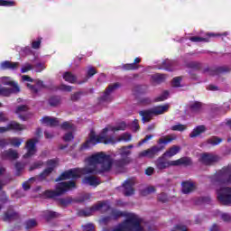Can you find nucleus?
<instances>
[{"instance_id":"1","label":"nucleus","mask_w":231,"mask_h":231,"mask_svg":"<svg viewBox=\"0 0 231 231\" xmlns=\"http://www.w3.org/2000/svg\"><path fill=\"white\" fill-rule=\"evenodd\" d=\"M131 150L123 146L116 151V154L121 159L113 161V158L109 154H106L104 152L94 153L86 160L87 165L85 168L69 170L61 173V175L55 180V181H62V180H75L80 178L85 174H100L102 172H109L113 167L120 169L129 163V156H131Z\"/></svg>"},{"instance_id":"2","label":"nucleus","mask_w":231,"mask_h":231,"mask_svg":"<svg viewBox=\"0 0 231 231\" xmlns=\"http://www.w3.org/2000/svg\"><path fill=\"white\" fill-rule=\"evenodd\" d=\"M118 217H125V220L112 231H146L145 227L142 225L143 219L134 213L112 210L111 216L101 218L99 223L101 225H107L111 219H118Z\"/></svg>"},{"instance_id":"3","label":"nucleus","mask_w":231,"mask_h":231,"mask_svg":"<svg viewBox=\"0 0 231 231\" xmlns=\"http://www.w3.org/2000/svg\"><path fill=\"white\" fill-rule=\"evenodd\" d=\"M220 178L223 180L218 182V185L221 183H231V173L230 169H223L220 171ZM217 199L224 203L225 205H231V188H217Z\"/></svg>"},{"instance_id":"4","label":"nucleus","mask_w":231,"mask_h":231,"mask_svg":"<svg viewBox=\"0 0 231 231\" xmlns=\"http://www.w3.org/2000/svg\"><path fill=\"white\" fill-rule=\"evenodd\" d=\"M165 158H167V156L162 154L155 161V167L159 171L169 169V167H178V165H190V163H192L190 158L189 157H183L176 161H168Z\"/></svg>"},{"instance_id":"5","label":"nucleus","mask_w":231,"mask_h":231,"mask_svg":"<svg viewBox=\"0 0 231 231\" xmlns=\"http://www.w3.org/2000/svg\"><path fill=\"white\" fill-rule=\"evenodd\" d=\"M97 143H115V138L107 137V132H104V129L99 135L95 134V132L92 131L90 132L88 140L81 146V150L89 149V147H93Z\"/></svg>"},{"instance_id":"6","label":"nucleus","mask_w":231,"mask_h":231,"mask_svg":"<svg viewBox=\"0 0 231 231\" xmlns=\"http://www.w3.org/2000/svg\"><path fill=\"white\" fill-rule=\"evenodd\" d=\"M73 189H77L75 181L60 182L56 185L55 190H46L44 192V197L57 198V196H62V194H66L68 190H73Z\"/></svg>"},{"instance_id":"7","label":"nucleus","mask_w":231,"mask_h":231,"mask_svg":"<svg viewBox=\"0 0 231 231\" xmlns=\"http://www.w3.org/2000/svg\"><path fill=\"white\" fill-rule=\"evenodd\" d=\"M169 104H165L162 106H153L149 110L141 111L139 115L142 116V121L143 124L147 122H151L152 116H158L159 115H163L169 111Z\"/></svg>"},{"instance_id":"8","label":"nucleus","mask_w":231,"mask_h":231,"mask_svg":"<svg viewBox=\"0 0 231 231\" xmlns=\"http://www.w3.org/2000/svg\"><path fill=\"white\" fill-rule=\"evenodd\" d=\"M1 82L4 86H11L12 88H0V95L3 97H10L12 93H20L21 88L17 82L14 81L10 77H2Z\"/></svg>"},{"instance_id":"9","label":"nucleus","mask_w":231,"mask_h":231,"mask_svg":"<svg viewBox=\"0 0 231 231\" xmlns=\"http://www.w3.org/2000/svg\"><path fill=\"white\" fill-rule=\"evenodd\" d=\"M97 210H101V212L109 210V204L107 202H97L92 208L79 211V215L88 217V216H91L93 212H97Z\"/></svg>"},{"instance_id":"10","label":"nucleus","mask_w":231,"mask_h":231,"mask_svg":"<svg viewBox=\"0 0 231 231\" xmlns=\"http://www.w3.org/2000/svg\"><path fill=\"white\" fill-rule=\"evenodd\" d=\"M37 138L30 139L25 143L26 153L23 155V158H32L35 156L37 152Z\"/></svg>"},{"instance_id":"11","label":"nucleus","mask_w":231,"mask_h":231,"mask_svg":"<svg viewBox=\"0 0 231 231\" xmlns=\"http://www.w3.org/2000/svg\"><path fill=\"white\" fill-rule=\"evenodd\" d=\"M57 165H59V160H49L47 162V168L43 171V172L39 175L38 180L40 181H42V180H46V178H48V175L53 172V170L55 169V167H57Z\"/></svg>"},{"instance_id":"12","label":"nucleus","mask_w":231,"mask_h":231,"mask_svg":"<svg viewBox=\"0 0 231 231\" xmlns=\"http://www.w3.org/2000/svg\"><path fill=\"white\" fill-rule=\"evenodd\" d=\"M24 129H26V126L23 125L12 121L6 126L0 127V134L3 133H8V131H24Z\"/></svg>"},{"instance_id":"13","label":"nucleus","mask_w":231,"mask_h":231,"mask_svg":"<svg viewBox=\"0 0 231 231\" xmlns=\"http://www.w3.org/2000/svg\"><path fill=\"white\" fill-rule=\"evenodd\" d=\"M218 160L219 157L212 153H204L199 158V161L204 163V165H212V163H216Z\"/></svg>"},{"instance_id":"14","label":"nucleus","mask_w":231,"mask_h":231,"mask_svg":"<svg viewBox=\"0 0 231 231\" xmlns=\"http://www.w3.org/2000/svg\"><path fill=\"white\" fill-rule=\"evenodd\" d=\"M162 151V148L158 146H152L150 149L143 150V152H139V158H154V155Z\"/></svg>"},{"instance_id":"15","label":"nucleus","mask_w":231,"mask_h":231,"mask_svg":"<svg viewBox=\"0 0 231 231\" xmlns=\"http://www.w3.org/2000/svg\"><path fill=\"white\" fill-rule=\"evenodd\" d=\"M24 140L19 138V137H13L6 142L5 139H0V147H5V145H8L10 143L13 145V147H21V143H23Z\"/></svg>"},{"instance_id":"16","label":"nucleus","mask_w":231,"mask_h":231,"mask_svg":"<svg viewBox=\"0 0 231 231\" xmlns=\"http://www.w3.org/2000/svg\"><path fill=\"white\" fill-rule=\"evenodd\" d=\"M134 180H127L123 184L125 196H133L134 194Z\"/></svg>"},{"instance_id":"17","label":"nucleus","mask_w":231,"mask_h":231,"mask_svg":"<svg viewBox=\"0 0 231 231\" xmlns=\"http://www.w3.org/2000/svg\"><path fill=\"white\" fill-rule=\"evenodd\" d=\"M27 88L32 93L37 94L42 89H44L46 88V85H44V81L37 79L35 80V85L27 84Z\"/></svg>"},{"instance_id":"18","label":"nucleus","mask_w":231,"mask_h":231,"mask_svg":"<svg viewBox=\"0 0 231 231\" xmlns=\"http://www.w3.org/2000/svg\"><path fill=\"white\" fill-rule=\"evenodd\" d=\"M127 129V125L125 122H121L117 124L116 126L108 125L106 128H104V133H108L111 131L112 133H116V131H125Z\"/></svg>"},{"instance_id":"19","label":"nucleus","mask_w":231,"mask_h":231,"mask_svg":"<svg viewBox=\"0 0 231 231\" xmlns=\"http://www.w3.org/2000/svg\"><path fill=\"white\" fill-rule=\"evenodd\" d=\"M116 88H118V84L110 85L101 97V102H111V93H113Z\"/></svg>"},{"instance_id":"20","label":"nucleus","mask_w":231,"mask_h":231,"mask_svg":"<svg viewBox=\"0 0 231 231\" xmlns=\"http://www.w3.org/2000/svg\"><path fill=\"white\" fill-rule=\"evenodd\" d=\"M181 185L183 194H190V192H194V190H196V183L193 181H184Z\"/></svg>"},{"instance_id":"21","label":"nucleus","mask_w":231,"mask_h":231,"mask_svg":"<svg viewBox=\"0 0 231 231\" xmlns=\"http://www.w3.org/2000/svg\"><path fill=\"white\" fill-rule=\"evenodd\" d=\"M206 132H207V126L203 125H198L189 134V138H198V136H200V134H203V133H206Z\"/></svg>"},{"instance_id":"22","label":"nucleus","mask_w":231,"mask_h":231,"mask_svg":"<svg viewBox=\"0 0 231 231\" xmlns=\"http://www.w3.org/2000/svg\"><path fill=\"white\" fill-rule=\"evenodd\" d=\"M41 122L42 124L50 125L51 127H56V125H59V119L51 116H45L42 118Z\"/></svg>"},{"instance_id":"23","label":"nucleus","mask_w":231,"mask_h":231,"mask_svg":"<svg viewBox=\"0 0 231 231\" xmlns=\"http://www.w3.org/2000/svg\"><path fill=\"white\" fill-rule=\"evenodd\" d=\"M83 183L90 185V187H97V185H100V180L95 176H88L83 179Z\"/></svg>"},{"instance_id":"24","label":"nucleus","mask_w":231,"mask_h":231,"mask_svg":"<svg viewBox=\"0 0 231 231\" xmlns=\"http://www.w3.org/2000/svg\"><path fill=\"white\" fill-rule=\"evenodd\" d=\"M3 158L5 160H17L19 153L15 150H9L3 152Z\"/></svg>"},{"instance_id":"25","label":"nucleus","mask_w":231,"mask_h":231,"mask_svg":"<svg viewBox=\"0 0 231 231\" xmlns=\"http://www.w3.org/2000/svg\"><path fill=\"white\" fill-rule=\"evenodd\" d=\"M180 150L181 148L180 146L173 145L168 151H166L163 154L164 156H166V158H172V156H176V154H178V152H180Z\"/></svg>"},{"instance_id":"26","label":"nucleus","mask_w":231,"mask_h":231,"mask_svg":"<svg viewBox=\"0 0 231 231\" xmlns=\"http://www.w3.org/2000/svg\"><path fill=\"white\" fill-rule=\"evenodd\" d=\"M19 68V62L4 61L1 63L2 69H17Z\"/></svg>"},{"instance_id":"27","label":"nucleus","mask_w":231,"mask_h":231,"mask_svg":"<svg viewBox=\"0 0 231 231\" xmlns=\"http://www.w3.org/2000/svg\"><path fill=\"white\" fill-rule=\"evenodd\" d=\"M26 111H28V106L24 105L17 106L15 113L18 115L20 120H26V116H23Z\"/></svg>"},{"instance_id":"28","label":"nucleus","mask_w":231,"mask_h":231,"mask_svg":"<svg viewBox=\"0 0 231 231\" xmlns=\"http://www.w3.org/2000/svg\"><path fill=\"white\" fill-rule=\"evenodd\" d=\"M63 79H65V82H69V84H75L77 82V77L71 72H65L63 74Z\"/></svg>"},{"instance_id":"29","label":"nucleus","mask_w":231,"mask_h":231,"mask_svg":"<svg viewBox=\"0 0 231 231\" xmlns=\"http://www.w3.org/2000/svg\"><path fill=\"white\" fill-rule=\"evenodd\" d=\"M133 136L131 135V134H122L117 140L114 139L115 143H116V142H131Z\"/></svg>"},{"instance_id":"30","label":"nucleus","mask_w":231,"mask_h":231,"mask_svg":"<svg viewBox=\"0 0 231 231\" xmlns=\"http://www.w3.org/2000/svg\"><path fill=\"white\" fill-rule=\"evenodd\" d=\"M173 140H176V135H168L161 138L159 140V143H164L165 145H167V143H171V142H172Z\"/></svg>"},{"instance_id":"31","label":"nucleus","mask_w":231,"mask_h":231,"mask_svg":"<svg viewBox=\"0 0 231 231\" xmlns=\"http://www.w3.org/2000/svg\"><path fill=\"white\" fill-rule=\"evenodd\" d=\"M189 107L191 113H199V111H201V103L194 102L189 106Z\"/></svg>"},{"instance_id":"32","label":"nucleus","mask_w":231,"mask_h":231,"mask_svg":"<svg viewBox=\"0 0 231 231\" xmlns=\"http://www.w3.org/2000/svg\"><path fill=\"white\" fill-rule=\"evenodd\" d=\"M152 79L153 82H157V84H160L161 82H163L167 77L164 74H154L152 76Z\"/></svg>"},{"instance_id":"33","label":"nucleus","mask_w":231,"mask_h":231,"mask_svg":"<svg viewBox=\"0 0 231 231\" xmlns=\"http://www.w3.org/2000/svg\"><path fill=\"white\" fill-rule=\"evenodd\" d=\"M14 217H17V213H15L14 210H8L4 217L5 221H8L10 219H14Z\"/></svg>"},{"instance_id":"34","label":"nucleus","mask_w":231,"mask_h":231,"mask_svg":"<svg viewBox=\"0 0 231 231\" xmlns=\"http://www.w3.org/2000/svg\"><path fill=\"white\" fill-rule=\"evenodd\" d=\"M37 226V221L35 219H29L25 222L26 230H32V228H35Z\"/></svg>"},{"instance_id":"35","label":"nucleus","mask_w":231,"mask_h":231,"mask_svg":"<svg viewBox=\"0 0 231 231\" xmlns=\"http://www.w3.org/2000/svg\"><path fill=\"white\" fill-rule=\"evenodd\" d=\"M223 140L219 137H211L208 140V143L210 145H219Z\"/></svg>"},{"instance_id":"36","label":"nucleus","mask_w":231,"mask_h":231,"mask_svg":"<svg viewBox=\"0 0 231 231\" xmlns=\"http://www.w3.org/2000/svg\"><path fill=\"white\" fill-rule=\"evenodd\" d=\"M33 69V66L30 63H25L22 66L21 72L28 73V71H32Z\"/></svg>"},{"instance_id":"37","label":"nucleus","mask_w":231,"mask_h":231,"mask_svg":"<svg viewBox=\"0 0 231 231\" xmlns=\"http://www.w3.org/2000/svg\"><path fill=\"white\" fill-rule=\"evenodd\" d=\"M189 41H191V42H208V40H207V38H201L199 36L190 37Z\"/></svg>"},{"instance_id":"38","label":"nucleus","mask_w":231,"mask_h":231,"mask_svg":"<svg viewBox=\"0 0 231 231\" xmlns=\"http://www.w3.org/2000/svg\"><path fill=\"white\" fill-rule=\"evenodd\" d=\"M171 231H189V228H187V226L183 224L176 225Z\"/></svg>"},{"instance_id":"39","label":"nucleus","mask_w":231,"mask_h":231,"mask_svg":"<svg viewBox=\"0 0 231 231\" xmlns=\"http://www.w3.org/2000/svg\"><path fill=\"white\" fill-rule=\"evenodd\" d=\"M185 129H187V125L181 124L171 126V131H185Z\"/></svg>"},{"instance_id":"40","label":"nucleus","mask_w":231,"mask_h":231,"mask_svg":"<svg viewBox=\"0 0 231 231\" xmlns=\"http://www.w3.org/2000/svg\"><path fill=\"white\" fill-rule=\"evenodd\" d=\"M58 216H59V214L54 211H45L44 212V217H46V219H51L52 217H57Z\"/></svg>"},{"instance_id":"41","label":"nucleus","mask_w":231,"mask_h":231,"mask_svg":"<svg viewBox=\"0 0 231 231\" xmlns=\"http://www.w3.org/2000/svg\"><path fill=\"white\" fill-rule=\"evenodd\" d=\"M167 98H169V92L164 91L162 95L156 98V102H163V100H167Z\"/></svg>"},{"instance_id":"42","label":"nucleus","mask_w":231,"mask_h":231,"mask_svg":"<svg viewBox=\"0 0 231 231\" xmlns=\"http://www.w3.org/2000/svg\"><path fill=\"white\" fill-rule=\"evenodd\" d=\"M188 66L191 68V69H199V68H201V64L198 61H190Z\"/></svg>"},{"instance_id":"43","label":"nucleus","mask_w":231,"mask_h":231,"mask_svg":"<svg viewBox=\"0 0 231 231\" xmlns=\"http://www.w3.org/2000/svg\"><path fill=\"white\" fill-rule=\"evenodd\" d=\"M49 103L50 106H59L60 104V97H51Z\"/></svg>"},{"instance_id":"44","label":"nucleus","mask_w":231,"mask_h":231,"mask_svg":"<svg viewBox=\"0 0 231 231\" xmlns=\"http://www.w3.org/2000/svg\"><path fill=\"white\" fill-rule=\"evenodd\" d=\"M59 89H60V91H67L68 93H69L72 91L73 87L62 84L59 87Z\"/></svg>"},{"instance_id":"45","label":"nucleus","mask_w":231,"mask_h":231,"mask_svg":"<svg viewBox=\"0 0 231 231\" xmlns=\"http://www.w3.org/2000/svg\"><path fill=\"white\" fill-rule=\"evenodd\" d=\"M181 84V77L174 78L172 80V86L173 88H180Z\"/></svg>"},{"instance_id":"46","label":"nucleus","mask_w":231,"mask_h":231,"mask_svg":"<svg viewBox=\"0 0 231 231\" xmlns=\"http://www.w3.org/2000/svg\"><path fill=\"white\" fill-rule=\"evenodd\" d=\"M83 231H95V226L93 224H86L82 226Z\"/></svg>"},{"instance_id":"47","label":"nucleus","mask_w":231,"mask_h":231,"mask_svg":"<svg viewBox=\"0 0 231 231\" xmlns=\"http://www.w3.org/2000/svg\"><path fill=\"white\" fill-rule=\"evenodd\" d=\"M73 138H74L73 133H71V132L65 134V135L63 136L64 142H71V140H73Z\"/></svg>"},{"instance_id":"48","label":"nucleus","mask_w":231,"mask_h":231,"mask_svg":"<svg viewBox=\"0 0 231 231\" xmlns=\"http://www.w3.org/2000/svg\"><path fill=\"white\" fill-rule=\"evenodd\" d=\"M42 165H43L42 162H35L29 168V171H35V169H41Z\"/></svg>"},{"instance_id":"49","label":"nucleus","mask_w":231,"mask_h":231,"mask_svg":"<svg viewBox=\"0 0 231 231\" xmlns=\"http://www.w3.org/2000/svg\"><path fill=\"white\" fill-rule=\"evenodd\" d=\"M36 72L41 73V71H43V69H46V67L43 63H38L34 66Z\"/></svg>"},{"instance_id":"50","label":"nucleus","mask_w":231,"mask_h":231,"mask_svg":"<svg viewBox=\"0 0 231 231\" xmlns=\"http://www.w3.org/2000/svg\"><path fill=\"white\" fill-rule=\"evenodd\" d=\"M60 205H62L63 207H68V205H69V203H71V199L70 198H67V199H61L60 200Z\"/></svg>"},{"instance_id":"51","label":"nucleus","mask_w":231,"mask_h":231,"mask_svg":"<svg viewBox=\"0 0 231 231\" xmlns=\"http://www.w3.org/2000/svg\"><path fill=\"white\" fill-rule=\"evenodd\" d=\"M158 199H159V201L165 203L166 201L169 200V198L167 197V194L162 193L161 195L158 196Z\"/></svg>"},{"instance_id":"52","label":"nucleus","mask_w":231,"mask_h":231,"mask_svg":"<svg viewBox=\"0 0 231 231\" xmlns=\"http://www.w3.org/2000/svg\"><path fill=\"white\" fill-rule=\"evenodd\" d=\"M80 97H82V93H80V92L74 93L71 96V100H73V102H77V100H80Z\"/></svg>"},{"instance_id":"53","label":"nucleus","mask_w":231,"mask_h":231,"mask_svg":"<svg viewBox=\"0 0 231 231\" xmlns=\"http://www.w3.org/2000/svg\"><path fill=\"white\" fill-rule=\"evenodd\" d=\"M0 6H14V2L0 0Z\"/></svg>"},{"instance_id":"54","label":"nucleus","mask_w":231,"mask_h":231,"mask_svg":"<svg viewBox=\"0 0 231 231\" xmlns=\"http://www.w3.org/2000/svg\"><path fill=\"white\" fill-rule=\"evenodd\" d=\"M124 69H136L138 67L134 63L125 64L123 66Z\"/></svg>"},{"instance_id":"55","label":"nucleus","mask_w":231,"mask_h":231,"mask_svg":"<svg viewBox=\"0 0 231 231\" xmlns=\"http://www.w3.org/2000/svg\"><path fill=\"white\" fill-rule=\"evenodd\" d=\"M32 46L33 50H39V48H41V39H38L37 41L32 42Z\"/></svg>"},{"instance_id":"56","label":"nucleus","mask_w":231,"mask_h":231,"mask_svg":"<svg viewBox=\"0 0 231 231\" xmlns=\"http://www.w3.org/2000/svg\"><path fill=\"white\" fill-rule=\"evenodd\" d=\"M61 129H73V124L69 122H64L61 125Z\"/></svg>"},{"instance_id":"57","label":"nucleus","mask_w":231,"mask_h":231,"mask_svg":"<svg viewBox=\"0 0 231 231\" xmlns=\"http://www.w3.org/2000/svg\"><path fill=\"white\" fill-rule=\"evenodd\" d=\"M87 73L88 77H93V75H97V69L93 67H89Z\"/></svg>"},{"instance_id":"58","label":"nucleus","mask_w":231,"mask_h":231,"mask_svg":"<svg viewBox=\"0 0 231 231\" xmlns=\"http://www.w3.org/2000/svg\"><path fill=\"white\" fill-rule=\"evenodd\" d=\"M155 189L154 187L151 186L145 189L144 190V196H146V194H152V192H155Z\"/></svg>"},{"instance_id":"59","label":"nucleus","mask_w":231,"mask_h":231,"mask_svg":"<svg viewBox=\"0 0 231 231\" xmlns=\"http://www.w3.org/2000/svg\"><path fill=\"white\" fill-rule=\"evenodd\" d=\"M221 218L223 219V221H226V222L231 221V216L226 213L222 214Z\"/></svg>"},{"instance_id":"60","label":"nucleus","mask_w":231,"mask_h":231,"mask_svg":"<svg viewBox=\"0 0 231 231\" xmlns=\"http://www.w3.org/2000/svg\"><path fill=\"white\" fill-rule=\"evenodd\" d=\"M132 128L134 131H138V129H140V125H138V120H134L132 123Z\"/></svg>"},{"instance_id":"61","label":"nucleus","mask_w":231,"mask_h":231,"mask_svg":"<svg viewBox=\"0 0 231 231\" xmlns=\"http://www.w3.org/2000/svg\"><path fill=\"white\" fill-rule=\"evenodd\" d=\"M23 82H33V79L30 78L28 75H23L22 76Z\"/></svg>"},{"instance_id":"62","label":"nucleus","mask_w":231,"mask_h":231,"mask_svg":"<svg viewBox=\"0 0 231 231\" xmlns=\"http://www.w3.org/2000/svg\"><path fill=\"white\" fill-rule=\"evenodd\" d=\"M151 138H152V135H146V137L144 139H143L142 142L138 143L139 147L143 143H145V142H149V140H151Z\"/></svg>"},{"instance_id":"63","label":"nucleus","mask_w":231,"mask_h":231,"mask_svg":"<svg viewBox=\"0 0 231 231\" xmlns=\"http://www.w3.org/2000/svg\"><path fill=\"white\" fill-rule=\"evenodd\" d=\"M154 172V168L150 167L148 169H146L145 171V174H147V176H152V174Z\"/></svg>"},{"instance_id":"64","label":"nucleus","mask_w":231,"mask_h":231,"mask_svg":"<svg viewBox=\"0 0 231 231\" xmlns=\"http://www.w3.org/2000/svg\"><path fill=\"white\" fill-rule=\"evenodd\" d=\"M6 120H8L6 115H5V113L0 112V122H6Z\"/></svg>"}]
</instances>
